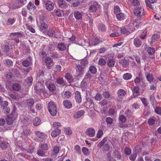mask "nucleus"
Wrapping results in <instances>:
<instances>
[{
  "label": "nucleus",
  "mask_w": 161,
  "mask_h": 161,
  "mask_svg": "<svg viewBox=\"0 0 161 161\" xmlns=\"http://www.w3.org/2000/svg\"><path fill=\"white\" fill-rule=\"evenodd\" d=\"M114 11L116 15L121 12L119 7L118 6H114Z\"/></svg>",
  "instance_id": "e2e57ef3"
},
{
  "label": "nucleus",
  "mask_w": 161,
  "mask_h": 161,
  "mask_svg": "<svg viewBox=\"0 0 161 161\" xmlns=\"http://www.w3.org/2000/svg\"><path fill=\"white\" fill-rule=\"evenodd\" d=\"M23 66L27 67L32 64V58L30 56L22 62Z\"/></svg>",
  "instance_id": "4468645a"
},
{
  "label": "nucleus",
  "mask_w": 161,
  "mask_h": 161,
  "mask_svg": "<svg viewBox=\"0 0 161 161\" xmlns=\"http://www.w3.org/2000/svg\"><path fill=\"white\" fill-rule=\"evenodd\" d=\"M64 131L65 133L68 135H71L72 133V131L71 129L69 127L64 128Z\"/></svg>",
  "instance_id": "774afa93"
},
{
  "label": "nucleus",
  "mask_w": 161,
  "mask_h": 161,
  "mask_svg": "<svg viewBox=\"0 0 161 161\" xmlns=\"http://www.w3.org/2000/svg\"><path fill=\"white\" fill-rule=\"evenodd\" d=\"M97 27L99 31L104 32L106 30V26L102 23H99L97 25Z\"/></svg>",
  "instance_id": "c756f323"
},
{
  "label": "nucleus",
  "mask_w": 161,
  "mask_h": 161,
  "mask_svg": "<svg viewBox=\"0 0 161 161\" xmlns=\"http://www.w3.org/2000/svg\"><path fill=\"white\" fill-rule=\"evenodd\" d=\"M45 61L46 65L47 66L48 68L50 69L53 65V60L49 57H47L45 59Z\"/></svg>",
  "instance_id": "2eb2a0df"
},
{
  "label": "nucleus",
  "mask_w": 161,
  "mask_h": 161,
  "mask_svg": "<svg viewBox=\"0 0 161 161\" xmlns=\"http://www.w3.org/2000/svg\"><path fill=\"white\" fill-rule=\"evenodd\" d=\"M33 78L31 76L27 77L24 81V84L26 86H31L32 83Z\"/></svg>",
  "instance_id": "412c9836"
},
{
  "label": "nucleus",
  "mask_w": 161,
  "mask_h": 161,
  "mask_svg": "<svg viewBox=\"0 0 161 161\" xmlns=\"http://www.w3.org/2000/svg\"><path fill=\"white\" fill-rule=\"evenodd\" d=\"M87 64L88 61L86 58H85L81 60L80 64L84 67H85L87 65Z\"/></svg>",
  "instance_id": "13d9d810"
},
{
  "label": "nucleus",
  "mask_w": 161,
  "mask_h": 161,
  "mask_svg": "<svg viewBox=\"0 0 161 161\" xmlns=\"http://www.w3.org/2000/svg\"><path fill=\"white\" fill-rule=\"evenodd\" d=\"M9 72L6 75V77L8 79L14 77V75L15 74L13 72H12L13 71L12 70H9Z\"/></svg>",
  "instance_id": "a18cd8bd"
},
{
  "label": "nucleus",
  "mask_w": 161,
  "mask_h": 161,
  "mask_svg": "<svg viewBox=\"0 0 161 161\" xmlns=\"http://www.w3.org/2000/svg\"><path fill=\"white\" fill-rule=\"evenodd\" d=\"M41 120L40 118H36L33 119V125L35 126H37L39 125L41 123Z\"/></svg>",
  "instance_id": "603ef678"
},
{
  "label": "nucleus",
  "mask_w": 161,
  "mask_h": 161,
  "mask_svg": "<svg viewBox=\"0 0 161 161\" xmlns=\"http://www.w3.org/2000/svg\"><path fill=\"white\" fill-rule=\"evenodd\" d=\"M40 75L39 76V78L40 80L42 81L43 83H45L47 88L50 91H53L56 89V87L53 84L51 83L48 85L47 83H46L45 80V77L44 76V73L43 71H40L39 72Z\"/></svg>",
  "instance_id": "f03ea898"
},
{
  "label": "nucleus",
  "mask_w": 161,
  "mask_h": 161,
  "mask_svg": "<svg viewBox=\"0 0 161 161\" xmlns=\"http://www.w3.org/2000/svg\"><path fill=\"white\" fill-rule=\"evenodd\" d=\"M61 133V130L59 129H56L51 133V136L53 137H55L59 136Z\"/></svg>",
  "instance_id": "a878e982"
},
{
  "label": "nucleus",
  "mask_w": 161,
  "mask_h": 161,
  "mask_svg": "<svg viewBox=\"0 0 161 161\" xmlns=\"http://www.w3.org/2000/svg\"><path fill=\"white\" fill-rule=\"evenodd\" d=\"M63 104L64 107L70 109L72 108V104L68 100H66L64 101Z\"/></svg>",
  "instance_id": "b1692460"
},
{
  "label": "nucleus",
  "mask_w": 161,
  "mask_h": 161,
  "mask_svg": "<svg viewBox=\"0 0 161 161\" xmlns=\"http://www.w3.org/2000/svg\"><path fill=\"white\" fill-rule=\"evenodd\" d=\"M55 13L56 15L58 17H61L64 14L63 11L61 9H57Z\"/></svg>",
  "instance_id": "052dcab7"
},
{
  "label": "nucleus",
  "mask_w": 161,
  "mask_h": 161,
  "mask_svg": "<svg viewBox=\"0 0 161 161\" xmlns=\"http://www.w3.org/2000/svg\"><path fill=\"white\" fill-rule=\"evenodd\" d=\"M86 134L89 136L92 137L95 135V131L93 128H89L87 129Z\"/></svg>",
  "instance_id": "f3484780"
},
{
  "label": "nucleus",
  "mask_w": 161,
  "mask_h": 161,
  "mask_svg": "<svg viewBox=\"0 0 161 161\" xmlns=\"http://www.w3.org/2000/svg\"><path fill=\"white\" fill-rule=\"evenodd\" d=\"M150 99V101L151 102V104L153 107H154V105H156V100L155 99V97L153 94L151 95Z\"/></svg>",
  "instance_id": "864d4df0"
},
{
  "label": "nucleus",
  "mask_w": 161,
  "mask_h": 161,
  "mask_svg": "<svg viewBox=\"0 0 161 161\" xmlns=\"http://www.w3.org/2000/svg\"><path fill=\"white\" fill-rule=\"evenodd\" d=\"M107 65L109 67H113L115 64L114 60L113 59H109L107 61Z\"/></svg>",
  "instance_id": "8fccbe9b"
},
{
  "label": "nucleus",
  "mask_w": 161,
  "mask_h": 161,
  "mask_svg": "<svg viewBox=\"0 0 161 161\" xmlns=\"http://www.w3.org/2000/svg\"><path fill=\"white\" fill-rule=\"evenodd\" d=\"M118 95L117 100L119 102H121L123 99V97L126 94V91L123 89H119L117 91Z\"/></svg>",
  "instance_id": "9d476101"
},
{
  "label": "nucleus",
  "mask_w": 161,
  "mask_h": 161,
  "mask_svg": "<svg viewBox=\"0 0 161 161\" xmlns=\"http://www.w3.org/2000/svg\"><path fill=\"white\" fill-rule=\"evenodd\" d=\"M65 77L69 82L73 81V79L71 75L69 73H67L65 75Z\"/></svg>",
  "instance_id": "3c124183"
},
{
  "label": "nucleus",
  "mask_w": 161,
  "mask_h": 161,
  "mask_svg": "<svg viewBox=\"0 0 161 161\" xmlns=\"http://www.w3.org/2000/svg\"><path fill=\"white\" fill-rule=\"evenodd\" d=\"M103 135V131L101 130H99L97 133L96 136L97 138H94L92 141H97L98 138H101Z\"/></svg>",
  "instance_id": "ea45409f"
},
{
  "label": "nucleus",
  "mask_w": 161,
  "mask_h": 161,
  "mask_svg": "<svg viewBox=\"0 0 161 161\" xmlns=\"http://www.w3.org/2000/svg\"><path fill=\"white\" fill-rule=\"evenodd\" d=\"M34 103L35 101L33 99L30 98L26 101L25 105L26 107H29L31 108L33 106Z\"/></svg>",
  "instance_id": "bb28decb"
},
{
  "label": "nucleus",
  "mask_w": 161,
  "mask_h": 161,
  "mask_svg": "<svg viewBox=\"0 0 161 161\" xmlns=\"http://www.w3.org/2000/svg\"><path fill=\"white\" fill-rule=\"evenodd\" d=\"M53 127L56 129H58V128L60 127L61 126V124L58 122H54L53 125Z\"/></svg>",
  "instance_id": "69168bd1"
},
{
  "label": "nucleus",
  "mask_w": 161,
  "mask_h": 161,
  "mask_svg": "<svg viewBox=\"0 0 161 161\" xmlns=\"http://www.w3.org/2000/svg\"><path fill=\"white\" fill-rule=\"evenodd\" d=\"M153 107L155 113L157 114L161 115V107H156V105H154Z\"/></svg>",
  "instance_id": "5fc2aeb1"
},
{
  "label": "nucleus",
  "mask_w": 161,
  "mask_h": 161,
  "mask_svg": "<svg viewBox=\"0 0 161 161\" xmlns=\"http://www.w3.org/2000/svg\"><path fill=\"white\" fill-rule=\"evenodd\" d=\"M120 31L121 32V34L122 33L124 34L128 35L131 33L130 31H129L127 28L125 27H120Z\"/></svg>",
  "instance_id": "7c9ffc66"
},
{
  "label": "nucleus",
  "mask_w": 161,
  "mask_h": 161,
  "mask_svg": "<svg viewBox=\"0 0 161 161\" xmlns=\"http://www.w3.org/2000/svg\"><path fill=\"white\" fill-rule=\"evenodd\" d=\"M157 122V118L155 117H152L148 120V122L149 125H153L155 124Z\"/></svg>",
  "instance_id": "473e14b6"
},
{
  "label": "nucleus",
  "mask_w": 161,
  "mask_h": 161,
  "mask_svg": "<svg viewBox=\"0 0 161 161\" xmlns=\"http://www.w3.org/2000/svg\"><path fill=\"white\" fill-rule=\"evenodd\" d=\"M26 3V0H15V3L13 5H9V8L16 9L23 6Z\"/></svg>",
  "instance_id": "423d86ee"
},
{
  "label": "nucleus",
  "mask_w": 161,
  "mask_h": 161,
  "mask_svg": "<svg viewBox=\"0 0 161 161\" xmlns=\"http://www.w3.org/2000/svg\"><path fill=\"white\" fill-rule=\"evenodd\" d=\"M74 16L75 18L77 20L80 19L82 17V12L79 11H75L74 12Z\"/></svg>",
  "instance_id": "72a5a7b5"
},
{
  "label": "nucleus",
  "mask_w": 161,
  "mask_h": 161,
  "mask_svg": "<svg viewBox=\"0 0 161 161\" xmlns=\"http://www.w3.org/2000/svg\"><path fill=\"white\" fill-rule=\"evenodd\" d=\"M156 1V0H146L145 2L147 7H149L150 8L153 9V7L150 4L153 3H155Z\"/></svg>",
  "instance_id": "58836bf2"
},
{
  "label": "nucleus",
  "mask_w": 161,
  "mask_h": 161,
  "mask_svg": "<svg viewBox=\"0 0 161 161\" xmlns=\"http://www.w3.org/2000/svg\"><path fill=\"white\" fill-rule=\"evenodd\" d=\"M134 11L135 14L138 17H141L144 14V9L141 6L136 7Z\"/></svg>",
  "instance_id": "6e6552de"
},
{
  "label": "nucleus",
  "mask_w": 161,
  "mask_h": 161,
  "mask_svg": "<svg viewBox=\"0 0 161 161\" xmlns=\"http://www.w3.org/2000/svg\"><path fill=\"white\" fill-rule=\"evenodd\" d=\"M47 108L50 114L53 116L56 115L57 113V108L55 103L53 102H50L48 104Z\"/></svg>",
  "instance_id": "20e7f679"
},
{
  "label": "nucleus",
  "mask_w": 161,
  "mask_h": 161,
  "mask_svg": "<svg viewBox=\"0 0 161 161\" xmlns=\"http://www.w3.org/2000/svg\"><path fill=\"white\" fill-rule=\"evenodd\" d=\"M139 88L138 86H135L133 88V97H135L139 95Z\"/></svg>",
  "instance_id": "4c0bfd02"
},
{
  "label": "nucleus",
  "mask_w": 161,
  "mask_h": 161,
  "mask_svg": "<svg viewBox=\"0 0 161 161\" xmlns=\"http://www.w3.org/2000/svg\"><path fill=\"white\" fill-rule=\"evenodd\" d=\"M42 3L43 6L48 11H52L54 8V4L50 1L42 0Z\"/></svg>",
  "instance_id": "0eeeda50"
},
{
  "label": "nucleus",
  "mask_w": 161,
  "mask_h": 161,
  "mask_svg": "<svg viewBox=\"0 0 161 161\" xmlns=\"http://www.w3.org/2000/svg\"><path fill=\"white\" fill-rule=\"evenodd\" d=\"M87 81L86 80V79H84L81 82V87L86 88L87 87Z\"/></svg>",
  "instance_id": "680f3d73"
},
{
  "label": "nucleus",
  "mask_w": 161,
  "mask_h": 161,
  "mask_svg": "<svg viewBox=\"0 0 161 161\" xmlns=\"http://www.w3.org/2000/svg\"><path fill=\"white\" fill-rule=\"evenodd\" d=\"M56 82L58 85L63 86H66V84L64 81L63 78L60 77L56 78Z\"/></svg>",
  "instance_id": "aec40b11"
},
{
  "label": "nucleus",
  "mask_w": 161,
  "mask_h": 161,
  "mask_svg": "<svg viewBox=\"0 0 161 161\" xmlns=\"http://www.w3.org/2000/svg\"><path fill=\"white\" fill-rule=\"evenodd\" d=\"M57 48L60 51H64L65 50L66 46L64 43L60 42L58 44Z\"/></svg>",
  "instance_id": "c85d7f7f"
},
{
  "label": "nucleus",
  "mask_w": 161,
  "mask_h": 161,
  "mask_svg": "<svg viewBox=\"0 0 161 161\" xmlns=\"http://www.w3.org/2000/svg\"><path fill=\"white\" fill-rule=\"evenodd\" d=\"M9 146L8 143L6 141H3L1 142L0 147L3 150H5Z\"/></svg>",
  "instance_id": "e433bc0d"
},
{
  "label": "nucleus",
  "mask_w": 161,
  "mask_h": 161,
  "mask_svg": "<svg viewBox=\"0 0 161 161\" xmlns=\"http://www.w3.org/2000/svg\"><path fill=\"white\" fill-rule=\"evenodd\" d=\"M86 101L84 104V106L86 108H92L94 107V103L92 99L90 98H86Z\"/></svg>",
  "instance_id": "1a4fd4ad"
},
{
  "label": "nucleus",
  "mask_w": 161,
  "mask_h": 161,
  "mask_svg": "<svg viewBox=\"0 0 161 161\" xmlns=\"http://www.w3.org/2000/svg\"><path fill=\"white\" fill-rule=\"evenodd\" d=\"M56 30L54 28H49L47 31V34L49 37L57 38Z\"/></svg>",
  "instance_id": "9b49d317"
},
{
  "label": "nucleus",
  "mask_w": 161,
  "mask_h": 161,
  "mask_svg": "<svg viewBox=\"0 0 161 161\" xmlns=\"http://www.w3.org/2000/svg\"><path fill=\"white\" fill-rule=\"evenodd\" d=\"M98 6V4L96 2L92 1L90 3L89 9L92 12H95Z\"/></svg>",
  "instance_id": "ddd939ff"
},
{
  "label": "nucleus",
  "mask_w": 161,
  "mask_h": 161,
  "mask_svg": "<svg viewBox=\"0 0 161 161\" xmlns=\"http://www.w3.org/2000/svg\"><path fill=\"white\" fill-rule=\"evenodd\" d=\"M4 62L5 64H6L9 66H11L13 65V63L12 61L9 59L5 60Z\"/></svg>",
  "instance_id": "bf43d9fd"
},
{
  "label": "nucleus",
  "mask_w": 161,
  "mask_h": 161,
  "mask_svg": "<svg viewBox=\"0 0 161 161\" xmlns=\"http://www.w3.org/2000/svg\"><path fill=\"white\" fill-rule=\"evenodd\" d=\"M148 53L150 55H153L155 52V49L152 47H147V50Z\"/></svg>",
  "instance_id": "6e6d98bb"
},
{
  "label": "nucleus",
  "mask_w": 161,
  "mask_h": 161,
  "mask_svg": "<svg viewBox=\"0 0 161 161\" xmlns=\"http://www.w3.org/2000/svg\"><path fill=\"white\" fill-rule=\"evenodd\" d=\"M76 67V70L77 71L81 73H82L84 71L85 67L81 65L80 64L77 65Z\"/></svg>",
  "instance_id": "49530a36"
},
{
  "label": "nucleus",
  "mask_w": 161,
  "mask_h": 161,
  "mask_svg": "<svg viewBox=\"0 0 161 161\" xmlns=\"http://www.w3.org/2000/svg\"><path fill=\"white\" fill-rule=\"evenodd\" d=\"M128 1L133 6L138 7L140 5V2L138 0H128Z\"/></svg>",
  "instance_id": "37998d69"
},
{
  "label": "nucleus",
  "mask_w": 161,
  "mask_h": 161,
  "mask_svg": "<svg viewBox=\"0 0 161 161\" xmlns=\"http://www.w3.org/2000/svg\"><path fill=\"white\" fill-rule=\"evenodd\" d=\"M125 114L126 115L127 117L128 118H130L132 117L133 116V112L129 109H127L125 111Z\"/></svg>",
  "instance_id": "a19ab883"
},
{
  "label": "nucleus",
  "mask_w": 161,
  "mask_h": 161,
  "mask_svg": "<svg viewBox=\"0 0 161 161\" xmlns=\"http://www.w3.org/2000/svg\"><path fill=\"white\" fill-rule=\"evenodd\" d=\"M119 63L123 68H126L128 67L129 65V62L127 60L124 59H120Z\"/></svg>",
  "instance_id": "6ab92c4d"
},
{
  "label": "nucleus",
  "mask_w": 161,
  "mask_h": 161,
  "mask_svg": "<svg viewBox=\"0 0 161 161\" xmlns=\"http://www.w3.org/2000/svg\"><path fill=\"white\" fill-rule=\"evenodd\" d=\"M132 77L131 74L128 73H125L123 75V78L125 80H130Z\"/></svg>",
  "instance_id": "de8ad7c7"
},
{
  "label": "nucleus",
  "mask_w": 161,
  "mask_h": 161,
  "mask_svg": "<svg viewBox=\"0 0 161 161\" xmlns=\"http://www.w3.org/2000/svg\"><path fill=\"white\" fill-rule=\"evenodd\" d=\"M75 98L76 101L78 103L81 102L82 99L80 92L79 91H77L75 92Z\"/></svg>",
  "instance_id": "393cba45"
},
{
  "label": "nucleus",
  "mask_w": 161,
  "mask_h": 161,
  "mask_svg": "<svg viewBox=\"0 0 161 161\" xmlns=\"http://www.w3.org/2000/svg\"><path fill=\"white\" fill-rule=\"evenodd\" d=\"M119 123L120 124L125 122L126 121L127 119L125 116L123 115H120L119 116Z\"/></svg>",
  "instance_id": "c03bdc74"
},
{
  "label": "nucleus",
  "mask_w": 161,
  "mask_h": 161,
  "mask_svg": "<svg viewBox=\"0 0 161 161\" xmlns=\"http://www.w3.org/2000/svg\"><path fill=\"white\" fill-rule=\"evenodd\" d=\"M160 37L159 36L158 34L156 33L153 35L151 37L152 43L157 41L159 39Z\"/></svg>",
  "instance_id": "79ce46f5"
},
{
  "label": "nucleus",
  "mask_w": 161,
  "mask_h": 161,
  "mask_svg": "<svg viewBox=\"0 0 161 161\" xmlns=\"http://www.w3.org/2000/svg\"><path fill=\"white\" fill-rule=\"evenodd\" d=\"M30 134V130L28 129H25L23 130V132L21 133L22 137V138L25 139V140H26L28 139V135Z\"/></svg>",
  "instance_id": "4be33fe9"
},
{
  "label": "nucleus",
  "mask_w": 161,
  "mask_h": 161,
  "mask_svg": "<svg viewBox=\"0 0 161 161\" xmlns=\"http://www.w3.org/2000/svg\"><path fill=\"white\" fill-rule=\"evenodd\" d=\"M13 89L15 91H18L21 89V86L20 84L18 83L14 84L12 87Z\"/></svg>",
  "instance_id": "09e8293b"
},
{
  "label": "nucleus",
  "mask_w": 161,
  "mask_h": 161,
  "mask_svg": "<svg viewBox=\"0 0 161 161\" xmlns=\"http://www.w3.org/2000/svg\"><path fill=\"white\" fill-rule=\"evenodd\" d=\"M56 2L58 6L61 8H64L67 7V4L64 0H57Z\"/></svg>",
  "instance_id": "a211bd4d"
},
{
  "label": "nucleus",
  "mask_w": 161,
  "mask_h": 161,
  "mask_svg": "<svg viewBox=\"0 0 161 161\" xmlns=\"http://www.w3.org/2000/svg\"><path fill=\"white\" fill-rule=\"evenodd\" d=\"M61 96L64 99L69 98L71 96V93L69 91H66L62 93Z\"/></svg>",
  "instance_id": "5701e85b"
},
{
  "label": "nucleus",
  "mask_w": 161,
  "mask_h": 161,
  "mask_svg": "<svg viewBox=\"0 0 161 161\" xmlns=\"http://www.w3.org/2000/svg\"><path fill=\"white\" fill-rule=\"evenodd\" d=\"M107 138H104L101 141L97 144V146L99 147H101L107 141Z\"/></svg>",
  "instance_id": "338daca9"
},
{
  "label": "nucleus",
  "mask_w": 161,
  "mask_h": 161,
  "mask_svg": "<svg viewBox=\"0 0 161 161\" xmlns=\"http://www.w3.org/2000/svg\"><path fill=\"white\" fill-rule=\"evenodd\" d=\"M16 20V18L14 17H11L9 18L6 22L8 25H12L14 24Z\"/></svg>",
  "instance_id": "c9c22d12"
},
{
  "label": "nucleus",
  "mask_w": 161,
  "mask_h": 161,
  "mask_svg": "<svg viewBox=\"0 0 161 161\" xmlns=\"http://www.w3.org/2000/svg\"><path fill=\"white\" fill-rule=\"evenodd\" d=\"M116 16V18L119 20H124L126 17V16L124 13L121 12L117 14Z\"/></svg>",
  "instance_id": "2f4dec72"
},
{
  "label": "nucleus",
  "mask_w": 161,
  "mask_h": 161,
  "mask_svg": "<svg viewBox=\"0 0 161 161\" xmlns=\"http://www.w3.org/2000/svg\"><path fill=\"white\" fill-rule=\"evenodd\" d=\"M38 26L41 31H45L48 29L47 24L42 20L40 21V23L38 24Z\"/></svg>",
  "instance_id": "f8f14e48"
},
{
  "label": "nucleus",
  "mask_w": 161,
  "mask_h": 161,
  "mask_svg": "<svg viewBox=\"0 0 161 161\" xmlns=\"http://www.w3.org/2000/svg\"><path fill=\"white\" fill-rule=\"evenodd\" d=\"M40 147L41 149L43 150L47 151L48 149V146L47 144H41Z\"/></svg>",
  "instance_id": "0e129e2a"
},
{
  "label": "nucleus",
  "mask_w": 161,
  "mask_h": 161,
  "mask_svg": "<svg viewBox=\"0 0 161 161\" xmlns=\"http://www.w3.org/2000/svg\"><path fill=\"white\" fill-rule=\"evenodd\" d=\"M36 134L39 138V140L41 142H43L47 138V135L42 133H41L39 131H36L35 133Z\"/></svg>",
  "instance_id": "dca6fc26"
},
{
  "label": "nucleus",
  "mask_w": 161,
  "mask_h": 161,
  "mask_svg": "<svg viewBox=\"0 0 161 161\" xmlns=\"http://www.w3.org/2000/svg\"><path fill=\"white\" fill-rule=\"evenodd\" d=\"M85 112L84 110H81L76 112L74 115L75 118L78 119L83 115Z\"/></svg>",
  "instance_id": "cd10ccee"
},
{
  "label": "nucleus",
  "mask_w": 161,
  "mask_h": 161,
  "mask_svg": "<svg viewBox=\"0 0 161 161\" xmlns=\"http://www.w3.org/2000/svg\"><path fill=\"white\" fill-rule=\"evenodd\" d=\"M133 44L136 47H139L142 44L141 40L138 38H135L133 41Z\"/></svg>",
  "instance_id": "f704fd0d"
},
{
  "label": "nucleus",
  "mask_w": 161,
  "mask_h": 161,
  "mask_svg": "<svg viewBox=\"0 0 161 161\" xmlns=\"http://www.w3.org/2000/svg\"><path fill=\"white\" fill-rule=\"evenodd\" d=\"M109 36L111 37H117L121 35L120 27L117 26H112L110 27Z\"/></svg>",
  "instance_id": "f257e3e1"
},
{
  "label": "nucleus",
  "mask_w": 161,
  "mask_h": 161,
  "mask_svg": "<svg viewBox=\"0 0 161 161\" xmlns=\"http://www.w3.org/2000/svg\"><path fill=\"white\" fill-rule=\"evenodd\" d=\"M23 34L21 32H15L10 33L8 38L9 40H14L16 43H18L21 42L19 38L23 37Z\"/></svg>",
  "instance_id": "7ed1b4c3"
},
{
  "label": "nucleus",
  "mask_w": 161,
  "mask_h": 161,
  "mask_svg": "<svg viewBox=\"0 0 161 161\" xmlns=\"http://www.w3.org/2000/svg\"><path fill=\"white\" fill-rule=\"evenodd\" d=\"M89 70L91 73L95 74L97 72V68L93 66H90L89 68Z\"/></svg>",
  "instance_id": "4d7b16f0"
},
{
  "label": "nucleus",
  "mask_w": 161,
  "mask_h": 161,
  "mask_svg": "<svg viewBox=\"0 0 161 161\" xmlns=\"http://www.w3.org/2000/svg\"><path fill=\"white\" fill-rule=\"evenodd\" d=\"M140 24V21L138 20H132L128 24L126 27L129 30V31L131 32L134 31L136 29V28H137Z\"/></svg>",
  "instance_id": "39448f33"
}]
</instances>
